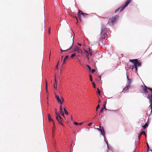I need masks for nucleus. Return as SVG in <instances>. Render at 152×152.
I'll return each instance as SVG.
<instances>
[{
    "instance_id": "nucleus-1",
    "label": "nucleus",
    "mask_w": 152,
    "mask_h": 152,
    "mask_svg": "<svg viewBox=\"0 0 152 152\" xmlns=\"http://www.w3.org/2000/svg\"><path fill=\"white\" fill-rule=\"evenodd\" d=\"M74 36L70 32H69L68 34L67 38L68 40L65 47L67 48L66 50H68L70 49L73 45L74 41Z\"/></svg>"
},
{
    "instance_id": "nucleus-2",
    "label": "nucleus",
    "mask_w": 152,
    "mask_h": 152,
    "mask_svg": "<svg viewBox=\"0 0 152 152\" xmlns=\"http://www.w3.org/2000/svg\"><path fill=\"white\" fill-rule=\"evenodd\" d=\"M92 50H91L90 48H88L87 49V50H84L83 51H81V54L83 56L85 55L88 61H89L90 58L89 56H91L92 54Z\"/></svg>"
},
{
    "instance_id": "nucleus-3",
    "label": "nucleus",
    "mask_w": 152,
    "mask_h": 152,
    "mask_svg": "<svg viewBox=\"0 0 152 152\" xmlns=\"http://www.w3.org/2000/svg\"><path fill=\"white\" fill-rule=\"evenodd\" d=\"M55 97L58 103L60 104L59 109L60 112L63 111L62 105L63 103L64 102V100L62 96H60L58 95L55 94Z\"/></svg>"
},
{
    "instance_id": "nucleus-4",
    "label": "nucleus",
    "mask_w": 152,
    "mask_h": 152,
    "mask_svg": "<svg viewBox=\"0 0 152 152\" xmlns=\"http://www.w3.org/2000/svg\"><path fill=\"white\" fill-rule=\"evenodd\" d=\"M129 61L132 63L134 64V65L132 66V68H131L132 69H133L135 68V70L137 71V67H140L141 65V63L139 62L138 60L137 59H134L129 60Z\"/></svg>"
},
{
    "instance_id": "nucleus-5",
    "label": "nucleus",
    "mask_w": 152,
    "mask_h": 152,
    "mask_svg": "<svg viewBox=\"0 0 152 152\" xmlns=\"http://www.w3.org/2000/svg\"><path fill=\"white\" fill-rule=\"evenodd\" d=\"M106 30H105V28H102L100 34L101 37L99 39V41L103 39H105V36L106 35Z\"/></svg>"
},
{
    "instance_id": "nucleus-6",
    "label": "nucleus",
    "mask_w": 152,
    "mask_h": 152,
    "mask_svg": "<svg viewBox=\"0 0 152 152\" xmlns=\"http://www.w3.org/2000/svg\"><path fill=\"white\" fill-rule=\"evenodd\" d=\"M119 16L115 15L110 18L108 21V23L110 24H113L116 22L117 19L118 18Z\"/></svg>"
},
{
    "instance_id": "nucleus-7",
    "label": "nucleus",
    "mask_w": 152,
    "mask_h": 152,
    "mask_svg": "<svg viewBox=\"0 0 152 152\" xmlns=\"http://www.w3.org/2000/svg\"><path fill=\"white\" fill-rule=\"evenodd\" d=\"M131 1H128L122 7H119L115 11V12L116 13L119 11L120 12H121L130 2Z\"/></svg>"
},
{
    "instance_id": "nucleus-8",
    "label": "nucleus",
    "mask_w": 152,
    "mask_h": 152,
    "mask_svg": "<svg viewBox=\"0 0 152 152\" xmlns=\"http://www.w3.org/2000/svg\"><path fill=\"white\" fill-rule=\"evenodd\" d=\"M56 119L58 121V123L63 125L62 123L63 121V119L60 116L59 114L58 113L56 112Z\"/></svg>"
},
{
    "instance_id": "nucleus-9",
    "label": "nucleus",
    "mask_w": 152,
    "mask_h": 152,
    "mask_svg": "<svg viewBox=\"0 0 152 152\" xmlns=\"http://www.w3.org/2000/svg\"><path fill=\"white\" fill-rule=\"evenodd\" d=\"M88 14L83 13L82 11L79 10L78 12V17L79 18L80 20V18L82 17H85L86 15H87Z\"/></svg>"
},
{
    "instance_id": "nucleus-10",
    "label": "nucleus",
    "mask_w": 152,
    "mask_h": 152,
    "mask_svg": "<svg viewBox=\"0 0 152 152\" xmlns=\"http://www.w3.org/2000/svg\"><path fill=\"white\" fill-rule=\"evenodd\" d=\"M148 89L151 91V93L148 94L147 98L149 99H152V88H148Z\"/></svg>"
},
{
    "instance_id": "nucleus-11",
    "label": "nucleus",
    "mask_w": 152,
    "mask_h": 152,
    "mask_svg": "<svg viewBox=\"0 0 152 152\" xmlns=\"http://www.w3.org/2000/svg\"><path fill=\"white\" fill-rule=\"evenodd\" d=\"M48 118L49 120V121H53V128L55 127V123L53 120L51 118V117L50 116V114H48Z\"/></svg>"
},
{
    "instance_id": "nucleus-12",
    "label": "nucleus",
    "mask_w": 152,
    "mask_h": 152,
    "mask_svg": "<svg viewBox=\"0 0 152 152\" xmlns=\"http://www.w3.org/2000/svg\"><path fill=\"white\" fill-rule=\"evenodd\" d=\"M143 90L144 91V92L145 93H148V91L147 90V89H148V88L147 86H146L145 85H144V86H143Z\"/></svg>"
},
{
    "instance_id": "nucleus-13",
    "label": "nucleus",
    "mask_w": 152,
    "mask_h": 152,
    "mask_svg": "<svg viewBox=\"0 0 152 152\" xmlns=\"http://www.w3.org/2000/svg\"><path fill=\"white\" fill-rule=\"evenodd\" d=\"M74 51H76L77 53H79L80 52H81V51L82 50L79 48V47L76 46L75 48Z\"/></svg>"
},
{
    "instance_id": "nucleus-14",
    "label": "nucleus",
    "mask_w": 152,
    "mask_h": 152,
    "mask_svg": "<svg viewBox=\"0 0 152 152\" xmlns=\"http://www.w3.org/2000/svg\"><path fill=\"white\" fill-rule=\"evenodd\" d=\"M148 122H147L146 123L144 126H143L142 127H143L144 129H145L148 126Z\"/></svg>"
},
{
    "instance_id": "nucleus-15",
    "label": "nucleus",
    "mask_w": 152,
    "mask_h": 152,
    "mask_svg": "<svg viewBox=\"0 0 152 152\" xmlns=\"http://www.w3.org/2000/svg\"><path fill=\"white\" fill-rule=\"evenodd\" d=\"M150 101V106L151 107V112H152V99H149Z\"/></svg>"
},
{
    "instance_id": "nucleus-16",
    "label": "nucleus",
    "mask_w": 152,
    "mask_h": 152,
    "mask_svg": "<svg viewBox=\"0 0 152 152\" xmlns=\"http://www.w3.org/2000/svg\"><path fill=\"white\" fill-rule=\"evenodd\" d=\"M55 82H56V83L54 84V88L56 89L57 86V81H56V78H55Z\"/></svg>"
},
{
    "instance_id": "nucleus-17",
    "label": "nucleus",
    "mask_w": 152,
    "mask_h": 152,
    "mask_svg": "<svg viewBox=\"0 0 152 152\" xmlns=\"http://www.w3.org/2000/svg\"><path fill=\"white\" fill-rule=\"evenodd\" d=\"M129 89V88H128L127 86L125 88H124L123 89V92L124 93H125V91H126Z\"/></svg>"
},
{
    "instance_id": "nucleus-18",
    "label": "nucleus",
    "mask_w": 152,
    "mask_h": 152,
    "mask_svg": "<svg viewBox=\"0 0 152 152\" xmlns=\"http://www.w3.org/2000/svg\"><path fill=\"white\" fill-rule=\"evenodd\" d=\"M127 78L129 81L128 83L131 84L132 82V80L131 79H129L128 76H127Z\"/></svg>"
},
{
    "instance_id": "nucleus-19",
    "label": "nucleus",
    "mask_w": 152,
    "mask_h": 152,
    "mask_svg": "<svg viewBox=\"0 0 152 152\" xmlns=\"http://www.w3.org/2000/svg\"><path fill=\"white\" fill-rule=\"evenodd\" d=\"M126 86L129 88V89L132 87V86L131 85V84L128 83V84Z\"/></svg>"
},
{
    "instance_id": "nucleus-20",
    "label": "nucleus",
    "mask_w": 152,
    "mask_h": 152,
    "mask_svg": "<svg viewBox=\"0 0 152 152\" xmlns=\"http://www.w3.org/2000/svg\"><path fill=\"white\" fill-rule=\"evenodd\" d=\"M75 56H76V53H74L71 55V58H72Z\"/></svg>"
},
{
    "instance_id": "nucleus-21",
    "label": "nucleus",
    "mask_w": 152,
    "mask_h": 152,
    "mask_svg": "<svg viewBox=\"0 0 152 152\" xmlns=\"http://www.w3.org/2000/svg\"><path fill=\"white\" fill-rule=\"evenodd\" d=\"M140 134L141 135L142 134H144V135H145V136H146V135H145V131H142L140 133Z\"/></svg>"
},
{
    "instance_id": "nucleus-22",
    "label": "nucleus",
    "mask_w": 152,
    "mask_h": 152,
    "mask_svg": "<svg viewBox=\"0 0 152 152\" xmlns=\"http://www.w3.org/2000/svg\"><path fill=\"white\" fill-rule=\"evenodd\" d=\"M97 93H98V94L100 96V93H101L100 91L99 90V89L98 88H97Z\"/></svg>"
},
{
    "instance_id": "nucleus-23",
    "label": "nucleus",
    "mask_w": 152,
    "mask_h": 152,
    "mask_svg": "<svg viewBox=\"0 0 152 152\" xmlns=\"http://www.w3.org/2000/svg\"><path fill=\"white\" fill-rule=\"evenodd\" d=\"M64 112H65V113L66 115H68V113L66 111V110L65 109V108H64Z\"/></svg>"
},
{
    "instance_id": "nucleus-24",
    "label": "nucleus",
    "mask_w": 152,
    "mask_h": 152,
    "mask_svg": "<svg viewBox=\"0 0 152 152\" xmlns=\"http://www.w3.org/2000/svg\"><path fill=\"white\" fill-rule=\"evenodd\" d=\"M59 114H61L62 115V116H63V117H64V113L63 111H62V112H60V113Z\"/></svg>"
},
{
    "instance_id": "nucleus-25",
    "label": "nucleus",
    "mask_w": 152,
    "mask_h": 152,
    "mask_svg": "<svg viewBox=\"0 0 152 152\" xmlns=\"http://www.w3.org/2000/svg\"><path fill=\"white\" fill-rule=\"evenodd\" d=\"M87 67H88V71L89 72H90L91 71V68L88 65H87Z\"/></svg>"
},
{
    "instance_id": "nucleus-26",
    "label": "nucleus",
    "mask_w": 152,
    "mask_h": 152,
    "mask_svg": "<svg viewBox=\"0 0 152 152\" xmlns=\"http://www.w3.org/2000/svg\"><path fill=\"white\" fill-rule=\"evenodd\" d=\"M147 148H148V150H147V152H148V151H149V147L148 145V143H147Z\"/></svg>"
},
{
    "instance_id": "nucleus-27",
    "label": "nucleus",
    "mask_w": 152,
    "mask_h": 152,
    "mask_svg": "<svg viewBox=\"0 0 152 152\" xmlns=\"http://www.w3.org/2000/svg\"><path fill=\"white\" fill-rule=\"evenodd\" d=\"M68 57H69V56H66L64 58V59L65 60H66L68 59Z\"/></svg>"
},
{
    "instance_id": "nucleus-28",
    "label": "nucleus",
    "mask_w": 152,
    "mask_h": 152,
    "mask_svg": "<svg viewBox=\"0 0 152 152\" xmlns=\"http://www.w3.org/2000/svg\"><path fill=\"white\" fill-rule=\"evenodd\" d=\"M141 135L140 134V133L138 134V139L139 140L140 139V137Z\"/></svg>"
},
{
    "instance_id": "nucleus-29",
    "label": "nucleus",
    "mask_w": 152,
    "mask_h": 152,
    "mask_svg": "<svg viewBox=\"0 0 152 152\" xmlns=\"http://www.w3.org/2000/svg\"><path fill=\"white\" fill-rule=\"evenodd\" d=\"M61 52L62 53L64 51H67V50H66V49L64 50H63L62 49H61Z\"/></svg>"
},
{
    "instance_id": "nucleus-30",
    "label": "nucleus",
    "mask_w": 152,
    "mask_h": 152,
    "mask_svg": "<svg viewBox=\"0 0 152 152\" xmlns=\"http://www.w3.org/2000/svg\"><path fill=\"white\" fill-rule=\"evenodd\" d=\"M106 104V103H105V104H104L103 107L102 108V109H104V108H105V107H106V106H105Z\"/></svg>"
},
{
    "instance_id": "nucleus-31",
    "label": "nucleus",
    "mask_w": 152,
    "mask_h": 152,
    "mask_svg": "<svg viewBox=\"0 0 152 152\" xmlns=\"http://www.w3.org/2000/svg\"><path fill=\"white\" fill-rule=\"evenodd\" d=\"M99 104L96 107V111H97V110H98V108H99Z\"/></svg>"
},
{
    "instance_id": "nucleus-32",
    "label": "nucleus",
    "mask_w": 152,
    "mask_h": 152,
    "mask_svg": "<svg viewBox=\"0 0 152 152\" xmlns=\"http://www.w3.org/2000/svg\"><path fill=\"white\" fill-rule=\"evenodd\" d=\"M90 80L91 81H92V77L91 75H90Z\"/></svg>"
},
{
    "instance_id": "nucleus-33",
    "label": "nucleus",
    "mask_w": 152,
    "mask_h": 152,
    "mask_svg": "<svg viewBox=\"0 0 152 152\" xmlns=\"http://www.w3.org/2000/svg\"><path fill=\"white\" fill-rule=\"evenodd\" d=\"M92 84L93 85V87L95 88V84L94 82H92Z\"/></svg>"
},
{
    "instance_id": "nucleus-34",
    "label": "nucleus",
    "mask_w": 152,
    "mask_h": 152,
    "mask_svg": "<svg viewBox=\"0 0 152 152\" xmlns=\"http://www.w3.org/2000/svg\"><path fill=\"white\" fill-rule=\"evenodd\" d=\"M65 61H66V60H64V59L63 60V62L62 63V65H64L65 63Z\"/></svg>"
},
{
    "instance_id": "nucleus-35",
    "label": "nucleus",
    "mask_w": 152,
    "mask_h": 152,
    "mask_svg": "<svg viewBox=\"0 0 152 152\" xmlns=\"http://www.w3.org/2000/svg\"><path fill=\"white\" fill-rule=\"evenodd\" d=\"M97 129L99 130V131H101V132L102 133V129H99V128H97Z\"/></svg>"
},
{
    "instance_id": "nucleus-36",
    "label": "nucleus",
    "mask_w": 152,
    "mask_h": 152,
    "mask_svg": "<svg viewBox=\"0 0 152 152\" xmlns=\"http://www.w3.org/2000/svg\"><path fill=\"white\" fill-rule=\"evenodd\" d=\"M74 124L76 125H77L79 124V123L77 122H74Z\"/></svg>"
},
{
    "instance_id": "nucleus-37",
    "label": "nucleus",
    "mask_w": 152,
    "mask_h": 152,
    "mask_svg": "<svg viewBox=\"0 0 152 152\" xmlns=\"http://www.w3.org/2000/svg\"><path fill=\"white\" fill-rule=\"evenodd\" d=\"M104 110V109H102V108L100 112H99V113L100 114V113L101 112H103V110Z\"/></svg>"
},
{
    "instance_id": "nucleus-38",
    "label": "nucleus",
    "mask_w": 152,
    "mask_h": 152,
    "mask_svg": "<svg viewBox=\"0 0 152 152\" xmlns=\"http://www.w3.org/2000/svg\"><path fill=\"white\" fill-rule=\"evenodd\" d=\"M92 124V123H89L88 124V126H91V124Z\"/></svg>"
},
{
    "instance_id": "nucleus-39",
    "label": "nucleus",
    "mask_w": 152,
    "mask_h": 152,
    "mask_svg": "<svg viewBox=\"0 0 152 152\" xmlns=\"http://www.w3.org/2000/svg\"><path fill=\"white\" fill-rule=\"evenodd\" d=\"M95 71V69H92V72L93 73H94V72Z\"/></svg>"
},
{
    "instance_id": "nucleus-40",
    "label": "nucleus",
    "mask_w": 152,
    "mask_h": 152,
    "mask_svg": "<svg viewBox=\"0 0 152 152\" xmlns=\"http://www.w3.org/2000/svg\"><path fill=\"white\" fill-rule=\"evenodd\" d=\"M50 28H49V31H48V33L49 34H50Z\"/></svg>"
},
{
    "instance_id": "nucleus-41",
    "label": "nucleus",
    "mask_w": 152,
    "mask_h": 152,
    "mask_svg": "<svg viewBox=\"0 0 152 152\" xmlns=\"http://www.w3.org/2000/svg\"><path fill=\"white\" fill-rule=\"evenodd\" d=\"M83 122H82L81 123H79V125H81L83 123Z\"/></svg>"
},
{
    "instance_id": "nucleus-42",
    "label": "nucleus",
    "mask_w": 152,
    "mask_h": 152,
    "mask_svg": "<svg viewBox=\"0 0 152 152\" xmlns=\"http://www.w3.org/2000/svg\"><path fill=\"white\" fill-rule=\"evenodd\" d=\"M78 45L80 46L81 45V44L80 43H78Z\"/></svg>"
},
{
    "instance_id": "nucleus-43",
    "label": "nucleus",
    "mask_w": 152,
    "mask_h": 152,
    "mask_svg": "<svg viewBox=\"0 0 152 152\" xmlns=\"http://www.w3.org/2000/svg\"><path fill=\"white\" fill-rule=\"evenodd\" d=\"M58 65H56V69H58Z\"/></svg>"
},
{
    "instance_id": "nucleus-44",
    "label": "nucleus",
    "mask_w": 152,
    "mask_h": 152,
    "mask_svg": "<svg viewBox=\"0 0 152 152\" xmlns=\"http://www.w3.org/2000/svg\"><path fill=\"white\" fill-rule=\"evenodd\" d=\"M41 81H42V77H41Z\"/></svg>"
},
{
    "instance_id": "nucleus-45",
    "label": "nucleus",
    "mask_w": 152,
    "mask_h": 152,
    "mask_svg": "<svg viewBox=\"0 0 152 152\" xmlns=\"http://www.w3.org/2000/svg\"><path fill=\"white\" fill-rule=\"evenodd\" d=\"M100 102V99H99V103Z\"/></svg>"
},
{
    "instance_id": "nucleus-46",
    "label": "nucleus",
    "mask_w": 152,
    "mask_h": 152,
    "mask_svg": "<svg viewBox=\"0 0 152 152\" xmlns=\"http://www.w3.org/2000/svg\"><path fill=\"white\" fill-rule=\"evenodd\" d=\"M102 129L103 131V132H104V129H103V127H102Z\"/></svg>"
},
{
    "instance_id": "nucleus-47",
    "label": "nucleus",
    "mask_w": 152,
    "mask_h": 152,
    "mask_svg": "<svg viewBox=\"0 0 152 152\" xmlns=\"http://www.w3.org/2000/svg\"><path fill=\"white\" fill-rule=\"evenodd\" d=\"M59 64V61H58V62H57V65H58V64Z\"/></svg>"
},
{
    "instance_id": "nucleus-48",
    "label": "nucleus",
    "mask_w": 152,
    "mask_h": 152,
    "mask_svg": "<svg viewBox=\"0 0 152 152\" xmlns=\"http://www.w3.org/2000/svg\"><path fill=\"white\" fill-rule=\"evenodd\" d=\"M47 84H46V89H47Z\"/></svg>"
},
{
    "instance_id": "nucleus-49",
    "label": "nucleus",
    "mask_w": 152,
    "mask_h": 152,
    "mask_svg": "<svg viewBox=\"0 0 152 152\" xmlns=\"http://www.w3.org/2000/svg\"><path fill=\"white\" fill-rule=\"evenodd\" d=\"M63 56H62V59H61V61H62V59H63Z\"/></svg>"
},
{
    "instance_id": "nucleus-50",
    "label": "nucleus",
    "mask_w": 152,
    "mask_h": 152,
    "mask_svg": "<svg viewBox=\"0 0 152 152\" xmlns=\"http://www.w3.org/2000/svg\"><path fill=\"white\" fill-rule=\"evenodd\" d=\"M66 47V48H65L64 49V50L66 49L67 48Z\"/></svg>"
},
{
    "instance_id": "nucleus-51",
    "label": "nucleus",
    "mask_w": 152,
    "mask_h": 152,
    "mask_svg": "<svg viewBox=\"0 0 152 152\" xmlns=\"http://www.w3.org/2000/svg\"><path fill=\"white\" fill-rule=\"evenodd\" d=\"M105 110H107V109H106V108L105 107V108H104V109Z\"/></svg>"
},
{
    "instance_id": "nucleus-52",
    "label": "nucleus",
    "mask_w": 152,
    "mask_h": 152,
    "mask_svg": "<svg viewBox=\"0 0 152 152\" xmlns=\"http://www.w3.org/2000/svg\"><path fill=\"white\" fill-rule=\"evenodd\" d=\"M53 131H54V129H53Z\"/></svg>"
},
{
    "instance_id": "nucleus-53",
    "label": "nucleus",
    "mask_w": 152,
    "mask_h": 152,
    "mask_svg": "<svg viewBox=\"0 0 152 152\" xmlns=\"http://www.w3.org/2000/svg\"><path fill=\"white\" fill-rule=\"evenodd\" d=\"M150 151H151V152H152V150H151H151H150Z\"/></svg>"
},
{
    "instance_id": "nucleus-54",
    "label": "nucleus",
    "mask_w": 152,
    "mask_h": 152,
    "mask_svg": "<svg viewBox=\"0 0 152 152\" xmlns=\"http://www.w3.org/2000/svg\"><path fill=\"white\" fill-rule=\"evenodd\" d=\"M55 110H56L57 109H55Z\"/></svg>"
},
{
    "instance_id": "nucleus-55",
    "label": "nucleus",
    "mask_w": 152,
    "mask_h": 152,
    "mask_svg": "<svg viewBox=\"0 0 152 152\" xmlns=\"http://www.w3.org/2000/svg\"><path fill=\"white\" fill-rule=\"evenodd\" d=\"M71 119H72V116L71 117Z\"/></svg>"
}]
</instances>
